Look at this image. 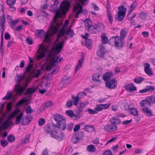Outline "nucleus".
I'll return each instance as SVG.
<instances>
[{"mask_svg":"<svg viewBox=\"0 0 155 155\" xmlns=\"http://www.w3.org/2000/svg\"><path fill=\"white\" fill-rule=\"evenodd\" d=\"M142 111L146 114L148 116L151 117L153 115L152 111L149 109L148 107H143L142 109Z\"/></svg>","mask_w":155,"mask_h":155,"instance_id":"393cba45","label":"nucleus"},{"mask_svg":"<svg viewBox=\"0 0 155 155\" xmlns=\"http://www.w3.org/2000/svg\"><path fill=\"white\" fill-rule=\"evenodd\" d=\"M127 33L126 31V30L125 29H122L120 31V35L121 38L124 40L125 37L127 35Z\"/></svg>","mask_w":155,"mask_h":155,"instance_id":"a19ab883","label":"nucleus"},{"mask_svg":"<svg viewBox=\"0 0 155 155\" xmlns=\"http://www.w3.org/2000/svg\"><path fill=\"white\" fill-rule=\"evenodd\" d=\"M66 42L65 40L61 41L56 44L55 48L54 49V51H51L50 53H53L54 56H58L57 55L59 54L61 51L63 49V46Z\"/></svg>","mask_w":155,"mask_h":155,"instance_id":"0eeeda50","label":"nucleus"},{"mask_svg":"<svg viewBox=\"0 0 155 155\" xmlns=\"http://www.w3.org/2000/svg\"><path fill=\"white\" fill-rule=\"evenodd\" d=\"M38 88H35L33 87H29L27 89L26 92L25 93V95H27L28 94H32L36 91Z\"/></svg>","mask_w":155,"mask_h":155,"instance_id":"cd10ccee","label":"nucleus"},{"mask_svg":"<svg viewBox=\"0 0 155 155\" xmlns=\"http://www.w3.org/2000/svg\"><path fill=\"white\" fill-rule=\"evenodd\" d=\"M87 31L89 32L92 34H95L96 33V31H95L93 25H91L90 27H89L87 28Z\"/></svg>","mask_w":155,"mask_h":155,"instance_id":"a18cd8bd","label":"nucleus"},{"mask_svg":"<svg viewBox=\"0 0 155 155\" xmlns=\"http://www.w3.org/2000/svg\"><path fill=\"white\" fill-rule=\"evenodd\" d=\"M76 135L78 136L79 139L81 140L82 138L83 137L84 135V134L83 131H79Z\"/></svg>","mask_w":155,"mask_h":155,"instance_id":"e2e57ef3","label":"nucleus"},{"mask_svg":"<svg viewBox=\"0 0 155 155\" xmlns=\"http://www.w3.org/2000/svg\"><path fill=\"white\" fill-rule=\"evenodd\" d=\"M15 140V137L13 135L10 134L8 137L7 140L10 143L13 142Z\"/></svg>","mask_w":155,"mask_h":155,"instance_id":"37998d69","label":"nucleus"},{"mask_svg":"<svg viewBox=\"0 0 155 155\" xmlns=\"http://www.w3.org/2000/svg\"><path fill=\"white\" fill-rule=\"evenodd\" d=\"M88 12L86 10L83 9V7L80 3L74 6L73 8V15L76 18H78V15L82 13L84 15L87 14Z\"/></svg>","mask_w":155,"mask_h":155,"instance_id":"20e7f679","label":"nucleus"},{"mask_svg":"<svg viewBox=\"0 0 155 155\" xmlns=\"http://www.w3.org/2000/svg\"><path fill=\"white\" fill-rule=\"evenodd\" d=\"M86 96V93L84 91L80 92L77 96H75L74 95L72 96V99L73 101V103L74 105L75 106H77L79 103V97L80 98L81 96H83V95Z\"/></svg>","mask_w":155,"mask_h":155,"instance_id":"9d476101","label":"nucleus"},{"mask_svg":"<svg viewBox=\"0 0 155 155\" xmlns=\"http://www.w3.org/2000/svg\"><path fill=\"white\" fill-rule=\"evenodd\" d=\"M66 114L70 117H74V113L72 110H66Z\"/></svg>","mask_w":155,"mask_h":155,"instance_id":"5fc2aeb1","label":"nucleus"},{"mask_svg":"<svg viewBox=\"0 0 155 155\" xmlns=\"http://www.w3.org/2000/svg\"><path fill=\"white\" fill-rule=\"evenodd\" d=\"M36 31L38 32L37 34L40 36L44 35L45 33V31L44 30H37Z\"/></svg>","mask_w":155,"mask_h":155,"instance_id":"338daca9","label":"nucleus"},{"mask_svg":"<svg viewBox=\"0 0 155 155\" xmlns=\"http://www.w3.org/2000/svg\"><path fill=\"white\" fill-rule=\"evenodd\" d=\"M154 89V87L151 86H147L145 89L140 91V93H143L147 92L148 91H150L151 92L153 91Z\"/></svg>","mask_w":155,"mask_h":155,"instance_id":"7c9ffc66","label":"nucleus"},{"mask_svg":"<svg viewBox=\"0 0 155 155\" xmlns=\"http://www.w3.org/2000/svg\"><path fill=\"white\" fill-rule=\"evenodd\" d=\"M84 25L87 28L92 25L91 20L90 18H87L84 21Z\"/></svg>","mask_w":155,"mask_h":155,"instance_id":"4c0bfd02","label":"nucleus"},{"mask_svg":"<svg viewBox=\"0 0 155 155\" xmlns=\"http://www.w3.org/2000/svg\"><path fill=\"white\" fill-rule=\"evenodd\" d=\"M20 112L19 109L15 110L11 114L10 116H9V118H14L15 116Z\"/></svg>","mask_w":155,"mask_h":155,"instance_id":"bf43d9fd","label":"nucleus"},{"mask_svg":"<svg viewBox=\"0 0 155 155\" xmlns=\"http://www.w3.org/2000/svg\"><path fill=\"white\" fill-rule=\"evenodd\" d=\"M27 79L25 78L24 75L20 74L17 75L16 82L17 84L15 86V89L16 93L21 95L28 87Z\"/></svg>","mask_w":155,"mask_h":155,"instance_id":"f257e3e1","label":"nucleus"},{"mask_svg":"<svg viewBox=\"0 0 155 155\" xmlns=\"http://www.w3.org/2000/svg\"><path fill=\"white\" fill-rule=\"evenodd\" d=\"M70 2L67 1L63 2L60 5V9L62 12L64 13L67 11L70 7Z\"/></svg>","mask_w":155,"mask_h":155,"instance_id":"f8f14e48","label":"nucleus"},{"mask_svg":"<svg viewBox=\"0 0 155 155\" xmlns=\"http://www.w3.org/2000/svg\"><path fill=\"white\" fill-rule=\"evenodd\" d=\"M85 45L87 48L90 50L91 49L93 45L91 40L90 39H86L85 40Z\"/></svg>","mask_w":155,"mask_h":155,"instance_id":"c85d7f7f","label":"nucleus"},{"mask_svg":"<svg viewBox=\"0 0 155 155\" xmlns=\"http://www.w3.org/2000/svg\"><path fill=\"white\" fill-rule=\"evenodd\" d=\"M61 14L60 12H57L51 24L50 28L53 34H55L58 31L59 28L62 24L61 21L57 19V18L61 17Z\"/></svg>","mask_w":155,"mask_h":155,"instance_id":"f03ea898","label":"nucleus"},{"mask_svg":"<svg viewBox=\"0 0 155 155\" xmlns=\"http://www.w3.org/2000/svg\"><path fill=\"white\" fill-rule=\"evenodd\" d=\"M18 22V20H15L14 21H12L9 24L11 25V27L13 29H14V26L16 25V24Z\"/></svg>","mask_w":155,"mask_h":155,"instance_id":"69168bd1","label":"nucleus"},{"mask_svg":"<svg viewBox=\"0 0 155 155\" xmlns=\"http://www.w3.org/2000/svg\"><path fill=\"white\" fill-rule=\"evenodd\" d=\"M102 43L106 44L107 43L108 38L107 37L105 33H102L101 36Z\"/></svg>","mask_w":155,"mask_h":155,"instance_id":"f704fd0d","label":"nucleus"},{"mask_svg":"<svg viewBox=\"0 0 155 155\" xmlns=\"http://www.w3.org/2000/svg\"><path fill=\"white\" fill-rule=\"evenodd\" d=\"M144 78L143 77L140 76L138 78H136L134 79V82L136 83H140L142 81H144Z\"/></svg>","mask_w":155,"mask_h":155,"instance_id":"49530a36","label":"nucleus"},{"mask_svg":"<svg viewBox=\"0 0 155 155\" xmlns=\"http://www.w3.org/2000/svg\"><path fill=\"white\" fill-rule=\"evenodd\" d=\"M33 65L31 64H28L27 68H26V71L28 73H30L31 69L33 68Z\"/></svg>","mask_w":155,"mask_h":155,"instance_id":"052dcab7","label":"nucleus"},{"mask_svg":"<svg viewBox=\"0 0 155 155\" xmlns=\"http://www.w3.org/2000/svg\"><path fill=\"white\" fill-rule=\"evenodd\" d=\"M25 111L27 114H30L32 112L33 110L31 108L30 106H28L25 109Z\"/></svg>","mask_w":155,"mask_h":155,"instance_id":"680f3d73","label":"nucleus"},{"mask_svg":"<svg viewBox=\"0 0 155 155\" xmlns=\"http://www.w3.org/2000/svg\"><path fill=\"white\" fill-rule=\"evenodd\" d=\"M110 121L112 124L115 125L119 124L121 123V121L120 119L115 117L111 118L110 120Z\"/></svg>","mask_w":155,"mask_h":155,"instance_id":"bb28decb","label":"nucleus"},{"mask_svg":"<svg viewBox=\"0 0 155 155\" xmlns=\"http://www.w3.org/2000/svg\"><path fill=\"white\" fill-rule=\"evenodd\" d=\"M151 104L150 102L148 99H147V97L145 100H143L141 102L140 106L141 107H143L149 108Z\"/></svg>","mask_w":155,"mask_h":155,"instance_id":"aec40b11","label":"nucleus"},{"mask_svg":"<svg viewBox=\"0 0 155 155\" xmlns=\"http://www.w3.org/2000/svg\"><path fill=\"white\" fill-rule=\"evenodd\" d=\"M80 140L79 139V138L76 134L74 135L71 138V141L74 143H77Z\"/></svg>","mask_w":155,"mask_h":155,"instance_id":"58836bf2","label":"nucleus"},{"mask_svg":"<svg viewBox=\"0 0 155 155\" xmlns=\"http://www.w3.org/2000/svg\"><path fill=\"white\" fill-rule=\"evenodd\" d=\"M65 122L66 120H64L62 122H61L59 123H57V127H58L59 129L63 130H64L66 128Z\"/></svg>","mask_w":155,"mask_h":155,"instance_id":"412c9836","label":"nucleus"},{"mask_svg":"<svg viewBox=\"0 0 155 155\" xmlns=\"http://www.w3.org/2000/svg\"><path fill=\"white\" fill-rule=\"evenodd\" d=\"M85 112H88L89 114H97V112L95 110H94L91 108H88V109L85 110Z\"/></svg>","mask_w":155,"mask_h":155,"instance_id":"de8ad7c7","label":"nucleus"},{"mask_svg":"<svg viewBox=\"0 0 155 155\" xmlns=\"http://www.w3.org/2000/svg\"><path fill=\"white\" fill-rule=\"evenodd\" d=\"M73 102L71 100H68L66 103V106L68 108H70L72 106Z\"/></svg>","mask_w":155,"mask_h":155,"instance_id":"0e129e2a","label":"nucleus"},{"mask_svg":"<svg viewBox=\"0 0 155 155\" xmlns=\"http://www.w3.org/2000/svg\"><path fill=\"white\" fill-rule=\"evenodd\" d=\"M32 119V117L31 115L26 116L25 118L22 120L21 124L24 125H27L29 124Z\"/></svg>","mask_w":155,"mask_h":155,"instance_id":"a211bd4d","label":"nucleus"},{"mask_svg":"<svg viewBox=\"0 0 155 155\" xmlns=\"http://www.w3.org/2000/svg\"><path fill=\"white\" fill-rule=\"evenodd\" d=\"M113 73L108 72H106L103 76V79L105 81H108L110 80L111 77Z\"/></svg>","mask_w":155,"mask_h":155,"instance_id":"5701e85b","label":"nucleus"},{"mask_svg":"<svg viewBox=\"0 0 155 155\" xmlns=\"http://www.w3.org/2000/svg\"><path fill=\"white\" fill-rule=\"evenodd\" d=\"M16 0H6V3L9 6H13L15 4Z\"/></svg>","mask_w":155,"mask_h":155,"instance_id":"6e6d98bb","label":"nucleus"},{"mask_svg":"<svg viewBox=\"0 0 155 155\" xmlns=\"http://www.w3.org/2000/svg\"><path fill=\"white\" fill-rule=\"evenodd\" d=\"M52 106V103L51 102L48 101L45 103L43 109L45 110L48 108L51 107Z\"/></svg>","mask_w":155,"mask_h":155,"instance_id":"c03bdc74","label":"nucleus"},{"mask_svg":"<svg viewBox=\"0 0 155 155\" xmlns=\"http://www.w3.org/2000/svg\"><path fill=\"white\" fill-rule=\"evenodd\" d=\"M45 120L43 118H41L39 119L38 121V124L39 126H42L45 124Z\"/></svg>","mask_w":155,"mask_h":155,"instance_id":"774afa93","label":"nucleus"},{"mask_svg":"<svg viewBox=\"0 0 155 155\" xmlns=\"http://www.w3.org/2000/svg\"><path fill=\"white\" fill-rule=\"evenodd\" d=\"M51 136L58 140H61L63 139L64 134L63 132L59 130L57 131L56 129L52 132L51 134Z\"/></svg>","mask_w":155,"mask_h":155,"instance_id":"1a4fd4ad","label":"nucleus"},{"mask_svg":"<svg viewBox=\"0 0 155 155\" xmlns=\"http://www.w3.org/2000/svg\"><path fill=\"white\" fill-rule=\"evenodd\" d=\"M66 34L68 35L70 38L72 37L74 33L73 30L71 29L66 31Z\"/></svg>","mask_w":155,"mask_h":155,"instance_id":"09e8293b","label":"nucleus"},{"mask_svg":"<svg viewBox=\"0 0 155 155\" xmlns=\"http://www.w3.org/2000/svg\"><path fill=\"white\" fill-rule=\"evenodd\" d=\"M130 114L134 116H137L138 115V112L137 110L134 108H131L130 110Z\"/></svg>","mask_w":155,"mask_h":155,"instance_id":"8fccbe9b","label":"nucleus"},{"mask_svg":"<svg viewBox=\"0 0 155 155\" xmlns=\"http://www.w3.org/2000/svg\"><path fill=\"white\" fill-rule=\"evenodd\" d=\"M147 99L149 100L151 104L155 103V97L154 96L147 97Z\"/></svg>","mask_w":155,"mask_h":155,"instance_id":"4d7b16f0","label":"nucleus"},{"mask_svg":"<svg viewBox=\"0 0 155 155\" xmlns=\"http://www.w3.org/2000/svg\"><path fill=\"white\" fill-rule=\"evenodd\" d=\"M65 33L66 34V31L64 26L60 30L59 34L57 36V38L56 41H59L58 38L61 37H62Z\"/></svg>","mask_w":155,"mask_h":155,"instance_id":"a878e982","label":"nucleus"},{"mask_svg":"<svg viewBox=\"0 0 155 155\" xmlns=\"http://www.w3.org/2000/svg\"><path fill=\"white\" fill-rule=\"evenodd\" d=\"M54 119L57 123L62 122L63 120H66L65 117L60 114H57L54 117Z\"/></svg>","mask_w":155,"mask_h":155,"instance_id":"b1692460","label":"nucleus"},{"mask_svg":"<svg viewBox=\"0 0 155 155\" xmlns=\"http://www.w3.org/2000/svg\"><path fill=\"white\" fill-rule=\"evenodd\" d=\"M23 115V113H21L16 117L15 121V124H19L22 118Z\"/></svg>","mask_w":155,"mask_h":155,"instance_id":"2f4dec72","label":"nucleus"},{"mask_svg":"<svg viewBox=\"0 0 155 155\" xmlns=\"http://www.w3.org/2000/svg\"><path fill=\"white\" fill-rule=\"evenodd\" d=\"M69 78L67 77V76H64L63 78L62 82L60 84V85L62 87H63L68 82L69 80Z\"/></svg>","mask_w":155,"mask_h":155,"instance_id":"79ce46f5","label":"nucleus"},{"mask_svg":"<svg viewBox=\"0 0 155 155\" xmlns=\"http://www.w3.org/2000/svg\"><path fill=\"white\" fill-rule=\"evenodd\" d=\"M12 97V95L11 92H8L7 93V94L5 96V97H3L2 100H4L5 99L9 100Z\"/></svg>","mask_w":155,"mask_h":155,"instance_id":"3c124183","label":"nucleus"},{"mask_svg":"<svg viewBox=\"0 0 155 155\" xmlns=\"http://www.w3.org/2000/svg\"><path fill=\"white\" fill-rule=\"evenodd\" d=\"M118 11L117 14L115 15V19L118 21H121L124 19L127 11V9L123 5L118 7Z\"/></svg>","mask_w":155,"mask_h":155,"instance_id":"39448f33","label":"nucleus"},{"mask_svg":"<svg viewBox=\"0 0 155 155\" xmlns=\"http://www.w3.org/2000/svg\"><path fill=\"white\" fill-rule=\"evenodd\" d=\"M137 4V2L136 1H135L132 3L130 6V11L128 15L130 14L134 9L136 7Z\"/></svg>","mask_w":155,"mask_h":155,"instance_id":"c9c22d12","label":"nucleus"},{"mask_svg":"<svg viewBox=\"0 0 155 155\" xmlns=\"http://www.w3.org/2000/svg\"><path fill=\"white\" fill-rule=\"evenodd\" d=\"M1 9L0 12V13L1 15H2V17L1 18L0 22H5V16L4 14V6L3 5H1Z\"/></svg>","mask_w":155,"mask_h":155,"instance_id":"c756f323","label":"nucleus"},{"mask_svg":"<svg viewBox=\"0 0 155 155\" xmlns=\"http://www.w3.org/2000/svg\"><path fill=\"white\" fill-rule=\"evenodd\" d=\"M84 53H83L81 56V58L79 61L78 64L75 68V73L78 71V69L81 68L82 66V64L84 61Z\"/></svg>","mask_w":155,"mask_h":155,"instance_id":"4be33fe9","label":"nucleus"},{"mask_svg":"<svg viewBox=\"0 0 155 155\" xmlns=\"http://www.w3.org/2000/svg\"><path fill=\"white\" fill-rule=\"evenodd\" d=\"M143 65L144 71L146 73L149 75H152L153 73L150 67V64L148 63H144Z\"/></svg>","mask_w":155,"mask_h":155,"instance_id":"dca6fc26","label":"nucleus"},{"mask_svg":"<svg viewBox=\"0 0 155 155\" xmlns=\"http://www.w3.org/2000/svg\"><path fill=\"white\" fill-rule=\"evenodd\" d=\"M107 13L108 16V18L109 20L110 24H111L113 22V18L112 15L111 14L110 12L109 11L108 9L107 11Z\"/></svg>","mask_w":155,"mask_h":155,"instance_id":"864d4df0","label":"nucleus"},{"mask_svg":"<svg viewBox=\"0 0 155 155\" xmlns=\"http://www.w3.org/2000/svg\"><path fill=\"white\" fill-rule=\"evenodd\" d=\"M87 149L90 152H94L96 150L95 146L93 145H88L87 147Z\"/></svg>","mask_w":155,"mask_h":155,"instance_id":"ea45409f","label":"nucleus"},{"mask_svg":"<svg viewBox=\"0 0 155 155\" xmlns=\"http://www.w3.org/2000/svg\"><path fill=\"white\" fill-rule=\"evenodd\" d=\"M50 59V61L51 63L48 64L46 67V70L49 71L55 66V63L60 62L62 58H59L58 56H54V54L53 53H50L48 56Z\"/></svg>","mask_w":155,"mask_h":155,"instance_id":"7ed1b4c3","label":"nucleus"},{"mask_svg":"<svg viewBox=\"0 0 155 155\" xmlns=\"http://www.w3.org/2000/svg\"><path fill=\"white\" fill-rule=\"evenodd\" d=\"M117 126L114 124H107L104 127V129L107 132L115 131L117 130Z\"/></svg>","mask_w":155,"mask_h":155,"instance_id":"2eb2a0df","label":"nucleus"},{"mask_svg":"<svg viewBox=\"0 0 155 155\" xmlns=\"http://www.w3.org/2000/svg\"><path fill=\"white\" fill-rule=\"evenodd\" d=\"M47 51V48L43 44L39 45L38 49L37 51V53L38 54L36 56L37 60L39 61L41 59L45 58Z\"/></svg>","mask_w":155,"mask_h":155,"instance_id":"423d86ee","label":"nucleus"},{"mask_svg":"<svg viewBox=\"0 0 155 155\" xmlns=\"http://www.w3.org/2000/svg\"><path fill=\"white\" fill-rule=\"evenodd\" d=\"M147 14L144 12H141L140 17L143 20H145L147 17Z\"/></svg>","mask_w":155,"mask_h":155,"instance_id":"13d9d810","label":"nucleus"},{"mask_svg":"<svg viewBox=\"0 0 155 155\" xmlns=\"http://www.w3.org/2000/svg\"><path fill=\"white\" fill-rule=\"evenodd\" d=\"M114 38V44L115 47L118 49L122 48L124 46V42L123 39H122L121 38L118 36L115 37H113L112 39H113Z\"/></svg>","mask_w":155,"mask_h":155,"instance_id":"6e6552de","label":"nucleus"},{"mask_svg":"<svg viewBox=\"0 0 155 155\" xmlns=\"http://www.w3.org/2000/svg\"><path fill=\"white\" fill-rule=\"evenodd\" d=\"M120 107L122 110H127L130 108V105L126 103H122L120 105Z\"/></svg>","mask_w":155,"mask_h":155,"instance_id":"473e14b6","label":"nucleus"},{"mask_svg":"<svg viewBox=\"0 0 155 155\" xmlns=\"http://www.w3.org/2000/svg\"><path fill=\"white\" fill-rule=\"evenodd\" d=\"M30 137V135H27L22 140V142L21 145L28 143Z\"/></svg>","mask_w":155,"mask_h":155,"instance_id":"603ef678","label":"nucleus"},{"mask_svg":"<svg viewBox=\"0 0 155 155\" xmlns=\"http://www.w3.org/2000/svg\"><path fill=\"white\" fill-rule=\"evenodd\" d=\"M99 47L98 51L97 52V55L99 57H103L104 55L107 52L105 46L103 44H101Z\"/></svg>","mask_w":155,"mask_h":155,"instance_id":"4468645a","label":"nucleus"},{"mask_svg":"<svg viewBox=\"0 0 155 155\" xmlns=\"http://www.w3.org/2000/svg\"><path fill=\"white\" fill-rule=\"evenodd\" d=\"M100 75L97 74H94L92 76L93 80L94 82H101V80L99 79L100 78Z\"/></svg>","mask_w":155,"mask_h":155,"instance_id":"e433bc0d","label":"nucleus"},{"mask_svg":"<svg viewBox=\"0 0 155 155\" xmlns=\"http://www.w3.org/2000/svg\"><path fill=\"white\" fill-rule=\"evenodd\" d=\"M124 87L126 90L130 91H135L137 90V88L134 86L133 83H131L128 85H126Z\"/></svg>","mask_w":155,"mask_h":155,"instance_id":"6ab92c4d","label":"nucleus"},{"mask_svg":"<svg viewBox=\"0 0 155 155\" xmlns=\"http://www.w3.org/2000/svg\"><path fill=\"white\" fill-rule=\"evenodd\" d=\"M84 129L87 132H92L95 130L94 126L91 125H86L84 127Z\"/></svg>","mask_w":155,"mask_h":155,"instance_id":"72a5a7b5","label":"nucleus"},{"mask_svg":"<svg viewBox=\"0 0 155 155\" xmlns=\"http://www.w3.org/2000/svg\"><path fill=\"white\" fill-rule=\"evenodd\" d=\"M117 81L116 79H114L108 81L105 83L106 86L109 89H114L117 87Z\"/></svg>","mask_w":155,"mask_h":155,"instance_id":"9b49d317","label":"nucleus"},{"mask_svg":"<svg viewBox=\"0 0 155 155\" xmlns=\"http://www.w3.org/2000/svg\"><path fill=\"white\" fill-rule=\"evenodd\" d=\"M57 128V126L56 125H54L52 124H48L45 126L44 127V129L46 132L48 133H51V134L52 133V132L55 131V130Z\"/></svg>","mask_w":155,"mask_h":155,"instance_id":"ddd939ff","label":"nucleus"},{"mask_svg":"<svg viewBox=\"0 0 155 155\" xmlns=\"http://www.w3.org/2000/svg\"><path fill=\"white\" fill-rule=\"evenodd\" d=\"M10 118L6 120L1 125L4 130L7 129L10 125L14 124L13 122L10 120Z\"/></svg>","mask_w":155,"mask_h":155,"instance_id":"f3484780","label":"nucleus"}]
</instances>
